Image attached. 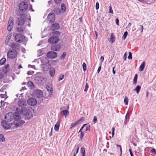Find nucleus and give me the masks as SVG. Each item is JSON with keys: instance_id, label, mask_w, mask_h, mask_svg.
Wrapping results in <instances>:
<instances>
[{"instance_id": "1", "label": "nucleus", "mask_w": 156, "mask_h": 156, "mask_svg": "<svg viewBox=\"0 0 156 156\" xmlns=\"http://www.w3.org/2000/svg\"><path fill=\"white\" fill-rule=\"evenodd\" d=\"M5 119L8 121H11L14 119V120H16L20 119V117L19 115H15L12 112H9L6 114L5 115Z\"/></svg>"}, {"instance_id": "2", "label": "nucleus", "mask_w": 156, "mask_h": 156, "mask_svg": "<svg viewBox=\"0 0 156 156\" xmlns=\"http://www.w3.org/2000/svg\"><path fill=\"white\" fill-rule=\"evenodd\" d=\"M16 112H19V114L24 115H28L30 113V111L28 108L25 107L22 108L20 110L18 108L16 109Z\"/></svg>"}, {"instance_id": "3", "label": "nucleus", "mask_w": 156, "mask_h": 156, "mask_svg": "<svg viewBox=\"0 0 156 156\" xmlns=\"http://www.w3.org/2000/svg\"><path fill=\"white\" fill-rule=\"evenodd\" d=\"M19 8L21 11L25 12L27 9L28 5L26 2H22L20 4Z\"/></svg>"}, {"instance_id": "4", "label": "nucleus", "mask_w": 156, "mask_h": 156, "mask_svg": "<svg viewBox=\"0 0 156 156\" xmlns=\"http://www.w3.org/2000/svg\"><path fill=\"white\" fill-rule=\"evenodd\" d=\"M24 38V36L21 34H16L15 37V41L18 42H20L23 41Z\"/></svg>"}, {"instance_id": "5", "label": "nucleus", "mask_w": 156, "mask_h": 156, "mask_svg": "<svg viewBox=\"0 0 156 156\" xmlns=\"http://www.w3.org/2000/svg\"><path fill=\"white\" fill-rule=\"evenodd\" d=\"M17 52L16 50H12L9 51L7 53L8 57L10 58H14L16 57Z\"/></svg>"}, {"instance_id": "6", "label": "nucleus", "mask_w": 156, "mask_h": 156, "mask_svg": "<svg viewBox=\"0 0 156 156\" xmlns=\"http://www.w3.org/2000/svg\"><path fill=\"white\" fill-rule=\"evenodd\" d=\"M28 104L31 106H34L37 103L36 100L34 98H30L27 100Z\"/></svg>"}, {"instance_id": "7", "label": "nucleus", "mask_w": 156, "mask_h": 156, "mask_svg": "<svg viewBox=\"0 0 156 156\" xmlns=\"http://www.w3.org/2000/svg\"><path fill=\"white\" fill-rule=\"evenodd\" d=\"M35 81L36 83L39 84H42L44 83V78L41 76H37L35 78Z\"/></svg>"}, {"instance_id": "8", "label": "nucleus", "mask_w": 156, "mask_h": 156, "mask_svg": "<svg viewBox=\"0 0 156 156\" xmlns=\"http://www.w3.org/2000/svg\"><path fill=\"white\" fill-rule=\"evenodd\" d=\"M58 38L56 36L51 37L48 39V42L51 44H55L58 42Z\"/></svg>"}, {"instance_id": "9", "label": "nucleus", "mask_w": 156, "mask_h": 156, "mask_svg": "<svg viewBox=\"0 0 156 156\" xmlns=\"http://www.w3.org/2000/svg\"><path fill=\"white\" fill-rule=\"evenodd\" d=\"M57 56V53L53 51H49L47 54V56L49 58H55Z\"/></svg>"}, {"instance_id": "10", "label": "nucleus", "mask_w": 156, "mask_h": 156, "mask_svg": "<svg viewBox=\"0 0 156 156\" xmlns=\"http://www.w3.org/2000/svg\"><path fill=\"white\" fill-rule=\"evenodd\" d=\"M25 20L23 18L20 17L18 18L16 20V23L19 26L23 25L25 23Z\"/></svg>"}, {"instance_id": "11", "label": "nucleus", "mask_w": 156, "mask_h": 156, "mask_svg": "<svg viewBox=\"0 0 156 156\" xmlns=\"http://www.w3.org/2000/svg\"><path fill=\"white\" fill-rule=\"evenodd\" d=\"M42 68L44 71H47L51 67V65L48 63H46L42 65Z\"/></svg>"}, {"instance_id": "12", "label": "nucleus", "mask_w": 156, "mask_h": 156, "mask_svg": "<svg viewBox=\"0 0 156 156\" xmlns=\"http://www.w3.org/2000/svg\"><path fill=\"white\" fill-rule=\"evenodd\" d=\"M34 94L35 97L40 98L42 97L43 96V93L41 90H37L34 91Z\"/></svg>"}, {"instance_id": "13", "label": "nucleus", "mask_w": 156, "mask_h": 156, "mask_svg": "<svg viewBox=\"0 0 156 156\" xmlns=\"http://www.w3.org/2000/svg\"><path fill=\"white\" fill-rule=\"evenodd\" d=\"M2 125L3 127L5 129H9L10 127L9 124L7 123L6 121L2 120Z\"/></svg>"}, {"instance_id": "14", "label": "nucleus", "mask_w": 156, "mask_h": 156, "mask_svg": "<svg viewBox=\"0 0 156 156\" xmlns=\"http://www.w3.org/2000/svg\"><path fill=\"white\" fill-rule=\"evenodd\" d=\"M47 18L51 22H53L55 19L54 14L52 13H50L48 15Z\"/></svg>"}, {"instance_id": "15", "label": "nucleus", "mask_w": 156, "mask_h": 156, "mask_svg": "<svg viewBox=\"0 0 156 156\" xmlns=\"http://www.w3.org/2000/svg\"><path fill=\"white\" fill-rule=\"evenodd\" d=\"M26 104V101L24 100H20L18 102V105L20 107L25 106Z\"/></svg>"}, {"instance_id": "16", "label": "nucleus", "mask_w": 156, "mask_h": 156, "mask_svg": "<svg viewBox=\"0 0 156 156\" xmlns=\"http://www.w3.org/2000/svg\"><path fill=\"white\" fill-rule=\"evenodd\" d=\"M24 123L25 122L24 121L22 120L19 121L18 122L16 123L15 124L14 127L13 128V129H16L18 127L20 126L23 125Z\"/></svg>"}, {"instance_id": "17", "label": "nucleus", "mask_w": 156, "mask_h": 156, "mask_svg": "<svg viewBox=\"0 0 156 156\" xmlns=\"http://www.w3.org/2000/svg\"><path fill=\"white\" fill-rule=\"evenodd\" d=\"M59 28V26L58 23H55L51 25V29L53 30H58Z\"/></svg>"}, {"instance_id": "18", "label": "nucleus", "mask_w": 156, "mask_h": 156, "mask_svg": "<svg viewBox=\"0 0 156 156\" xmlns=\"http://www.w3.org/2000/svg\"><path fill=\"white\" fill-rule=\"evenodd\" d=\"M60 124V122L59 121H58L55 124L54 127V129L55 131H58L59 130Z\"/></svg>"}, {"instance_id": "19", "label": "nucleus", "mask_w": 156, "mask_h": 156, "mask_svg": "<svg viewBox=\"0 0 156 156\" xmlns=\"http://www.w3.org/2000/svg\"><path fill=\"white\" fill-rule=\"evenodd\" d=\"M81 119L79 120L78 121H76L74 123H71V126L70 127V129H72L73 127L77 125L78 124V122L79 121H81Z\"/></svg>"}, {"instance_id": "20", "label": "nucleus", "mask_w": 156, "mask_h": 156, "mask_svg": "<svg viewBox=\"0 0 156 156\" xmlns=\"http://www.w3.org/2000/svg\"><path fill=\"white\" fill-rule=\"evenodd\" d=\"M11 47L12 48L18 49L19 48V45L18 44L14 43L11 44Z\"/></svg>"}, {"instance_id": "21", "label": "nucleus", "mask_w": 156, "mask_h": 156, "mask_svg": "<svg viewBox=\"0 0 156 156\" xmlns=\"http://www.w3.org/2000/svg\"><path fill=\"white\" fill-rule=\"evenodd\" d=\"M55 73V69L53 67H51L50 69L49 73L50 76L53 77L54 76Z\"/></svg>"}, {"instance_id": "22", "label": "nucleus", "mask_w": 156, "mask_h": 156, "mask_svg": "<svg viewBox=\"0 0 156 156\" xmlns=\"http://www.w3.org/2000/svg\"><path fill=\"white\" fill-rule=\"evenodd\" d=\"M115 37L113 33H112L111 34V37L110 41L111 43H113L115 41Z\"/></svg>"}, {"instance_id": "23", "label": "nucleus", "mask_w": 156, "mask_h": 156, "mask_svg": "<svg viewBox=\"0 0 156 156\" xmlns=\"http://www.w3.org/2000/svg\"><path fill=\"white\" fill-rule=\"evenodd\" d=\"M145 62L143 61L141 64L140 65L139 70L140 71H142L144 69L145 67Z\"/></svg>"}, {"instance_id": "24", "label": "nucleus", "mask_w": 156, "mask_h": 156, "mask_svg": "<svg viewBox=\"0 0 156 156\" xmlns=\"http://www.w3.org/2000/svg\"><path fill=\"white\" fill-rule=\"evenodd\" d=\"M61 113H62L63 115L66 118L67 115L69 114V112L68 111L66 110H65L62 111L61 112Z\"/></svg>"}, {"instance_id": "25", "label": "nucleus", "mask_w": 156, "mask_h": 156, "mask_svg": "<svg viewBox=\"0 0 156 156\" xmlns=\"http://www.w3.org/2000/svg\"><path fill=\"white\" fill-rule=\"evenodd\" d=\"M61 11L62 12L64 13L66 10V6L64 4H61Z\"/></svg>"}, {"instance_id": "26", "label": "nucleus", "mask_w": 156, "mask_h": 156, "mask_svg": "<svg viewBox=\"0 0 156 156\" xmlns=\"http://www.w3.org/2000/svg\"><path fill=\"white\" fill-rule=\"evenodd\" d=\"M13 25V22L12 18L11 17H10L8 22V25Z\"/></svg>"}, {"instance_id": "27", "label": "nucleus", "mask_w": 156, "mask_h": 156, "mask_svg": "<svg viewBox=\"0 0 156 156\" xmlns=\"http://www.w3.org/2000/svg\"><path fill=\"white\" fill-rule=\"evenodd\" d=\"M141 89V87L139 85L137 86L135 89L133 90L134 91H136L137 94H138Z\"/></svg>"}, {"instance_id": "28", "label": "nucleus", "mask_w": 156, "mask_h": 156, "mask_svg": "<svg viewBox=\"0 0 156 156\" xmlns=\"http://www.w3.org/2000/svg\"><path fill=\"white\" fill-rule=\"evenodd\" d=\"M25 28L24 27H17V31L19 32L23 33L24 31Z\"/></svg>"}, {"instance_id": "29", "label": "nucleus", "mask_w": 156, "mask_h": 156, "mask_svg": "<svg viewBox=\"0 0 156 156\" xmlns=\"http://www.w3.org/2000/svg\"><path fill=\"white\" fill-rule=\"evenodd\" d=\"M27 84L28 87H30L31 88L34 87L33 83L30 81L27 82Z\"/></svg>"}, {"instance_id": "30", "label": "nucleus", "mask_w": 156, "mask_h": 156, "mask_svg": "<svg viewBox=\"0 0 156 156\" xmlns=\"http://www.w3.org/2000/svg\"><path fill=\"white\" fill-rule=\"evenodd\" d=\"M6 92L5 91V94H0V97L1 98H5V99H6L8 98V97L6 94Z\"/></svg>"}, {"instance_id": "31", "label": "nucleus", "mask_w": 156, "mask_h": 156, "mask_svg": "<svg viewBox=\"0 0 156 156\" xmlns=\"http://www.w3.org/2000/svg\"><path fill=\"white\" fill-rule=\"evenodd\" d=\"M6 61V59L5 58H3L0 60V64H4Z\"/></svg>"}, {"instance_id": "32", "label": "nucleus", "mask_w": 156, "mask_h": 156, "mask_svg": "<svg viewBox=\"0 0 156 156\" xmlns=\"http://www.w3.org/2000/svg\"><path fill=\"white\" fill-rule=\"evenodd\" d=\"M54 12L57 14H59L61 12V10L59 8H56L55 9Z\"/></svg>"}, {"instance_id": "33", "label": "nucleus", "mask_w": 156, "mask_h": 156, "mask_svg": "<svg viewBox=\"0 0 156 156\" xmlns=\"http://www.w3.org/2000/svg\"><path fill=\"white\" fill-rule=\"evenodd\" d=\"M124 103L126 105L128 104V99L127 96H125L124 101Z\"/></svg>"}, {"instance_id": "34", "label": "nucleus", "mask_w": 156, "mask_h": 156, "mask_svg": "<svg viewBox=\"0 0 156 156\" xmlns=\"http://www.w3.org/2000/svg\"><path fill=\"white\" fill-rule=\"evenodd\" d=\"M5 141V138L2 134H0V142H4Z\"/></svg>"}, {"instance_id": "35", "label": "nucleus", "mask_w": 156, "mask_h": 156, "mask_svg": "<svg viewBox=\"0 0 156 156\" xmlns=\"http://www.w3.org/2000/svg\"><path fill=\"white\" fill-rule=\"evenodd\" d=\"M66 53V52H64L60 57V59L62 60H63L65 58Z\"/></svg>"}, {"instance_id": "36", "label": "nucleus", "mask_w": 156, "mask_h": 156, "mask_svg": "<svg viewBox=\"0 0 156 156\" xmlns=\"http://www.w3.org/2000/svg\"><path fill=\"white\" fill-rule=\"evenodd\" d=\"M128 34V33L127 31H126L124 32L123 37H122V38L124 40L126 38L127 35Z\"/></svg>"}, {"instance_id": "37", "label": "nucleus", "mask_w": 156, "mask_h": 156, "mask_svg": "<svg viewBox=\"0 0 156 156\" xmlns=\"http://www.w3.org/2000/svg\"><path fill=\"white\" fill-rule=\"evenodd\" d=\"M83 68V71L85 72L87 70V66L85 63H83L82 64Z\"/></svg>"}, {"instance_id": "38", "label": "nucleus", "mask_w": 156, "mask_h": 156, "mask_svg": "<svg viewBox=\"0 0 156 156\" xmlns=\"http://www.w3.org/2000/svg\"><path fill=\"white\" fill-rule=\"evenodd\" d=\"M4 76V72L0 70V79H1L3 78Z\"/></svg>"}, {"instance_id": "39", "label": "nucleus", "mask_w": 156, "mask_h": 156, "mask_svg": "<svg viewBox=\"0 0 156 156\" xmlns=\"http://www.w3.org/2000/svg\"><path fill=\"white\" fill-rule=\"evenodd\" d=\"M13 25H8V27H7L8 30L9 31H10L11 30L12 28H13Z\"/></svg>"}, {"instance_id": "40", "label": "nucleus", "mask_w": 156, "mask_h": 156, "mask_svg": "<svg viewBox=\"0 0 156 156\" xmlns=\"http://www.w3.org/2000/svg\"><path fill=\"white\" fill-rule=\"evenodd\" d=\"M51 49L53 51H57V48L54 45L51 46Z\"/></svg>"}, {"instance_id": "41", "label": "nucleus", "mask_w": 156, "mask_h": 156, "mask_svg": "<svg viewBox=\"0 0 156 156\" xmlns=\"http://www.w3.org/2000/svg\"><path fill=\"white\" fill-rule=\"evenodd\" d=\"M80 153L82 154H85V149L83 147H82L80 150Z\"/></svg>"}, {"instance_id": "42", "label": "nucleus", "mask_w": 156, "mask_h": 156, "mask_svg": "<svg viewBox=\"0 0 156 156\" xmlns=\"http://www.w3.org/2000/svg\"><path fill=\"white\" fill-rule=\"evenodd\" d=\"M54 1L57 4H60L61 3L62 0H54Z\"/></svg>"}, {"instance_id": "43", "label": "nucleus", "mask_w": 156, "mask_h": 156, "mask_svg": "<svg viewBox=\"0 0 156 156\" xmlns=\"http://www.w3.org/2000/svg\"><path fill=\"white\" fill-rule=\"evenodd\" d=\"M109 13H112V14H113V11L112 9V7L111 6V5H110L109 7Z\"/></svg>"}, {"instance_id": "44", "label": "nucleus", "mask_w": 156, "mask_h": 156, "mask_svg": "<svg viewBox=\"0 0 156 156\" xmlns=\"http://www.w3.org/2000/svg\"><path fill=\"white\" fill-rule=\"evenodd\" d=\"M64 77V76L63 74L61 75L59 77V81L62 80Z\"/></svg>"}, {"instance_id": "45", "label": "nucleus", "mask_w": 156, "mask_h": 156, "mask_svg": "<svg viewBox=\"0 0 156 156\" xmlns=\"http://www.w3.org/2000/svg\"><path fill=\"white\" fill-rule=\"evenodd\" d=\"M11 37V35L9 34L7 36L6 39V42H8Z\"/></svg>"}, {"instance_id": "46", "label": "nucleus", "mask_w": 156, "mask_h": 156, "mask_svg": "<svg viewBox=\"0 0 156 156\" xmlns=\"http://www.w3.org/2000/svg\"><path fill=\"white\" fill-rule=\"evenodd\" d=\"M88 87H88V84L87 83H86V86L85 87V89H84V91L87 92V90Z\"/></svg>"}, {"instance_id": "47", "label": "nucleus", "mask_w": 156, "mask_h": 156, "mask_svg": "<svg viewBox=\"0 0 156 156\" xmlns=\"http://www.w3.org/2000/svg\"><path fill=\"white\" fill-rule=\"evenodd\" d=\"M128 58L129 59H132V53L130 52H129V55L128 57Z\"/></svg>"}, {"instance_id": "48", "label": "nucleus", "mask_w": 156, "mask_h": 156, "mask_svg": "<svg viewBox=\"0 0 156 156\" xmlns=\"http://www.w3.org/2000/svg\"><path fill=\"white\" fill-rule=\"evenodd\" d=\"M112 137L114 135V131H115V128L113 127L112 129Z\"/></svg>"}, {"instance_id": "49", "label": "nucleus", "mask_w": 156, "mask_h": 156, "mask_svg": "<svg viewBox=\"0 0 156 156\" xmlns=\"http://www.w3.org/2000/svg\"><path fill=\"white\" fill-rule=\"evenodd\" d=\"M95 8L97 10L99 8V4L98 2H97L96 4Z\"/></svg>"}, {"instance_id": "50", "label": "nucleus", "mask_w": 156, "mask_h": 156, "mask_svg": "<svg viewBox=\"0 0 156 156\" xmlns=\"http://www.w3.org/2000/svg\"><path fill=\"white\" fill-rule=\"evenodd\" d=\"M90 125H87L86 127V129L85 130V131L90 130Z\"/></svg>"}, {"instance_id": "51", "label": "nucleus", "mask_w": 156, "mask_h": 156, "mask_svg": "<svg viewBox=\"0 0 156 156\" xmlns=\"http://www.w3.org/2000/svg\"><path fill=\"white\" fill-rule=\"evenodd\" d=\"M127 114L125 116V121L124 122V124H126L127 123Z\"/></svg>"}, {"instance_id": "52", "label": "nucleus", "mask_w": 156, "mask_h": 156, "mask_svg": "<svg viewBox=\"0 0 156 156\" xmlns=\"http://www.w3.org/2000/svg\"><path fill=\"white\" fill-rule=\"evenodd\" d=\"M97 120V119L96 116H94V118L93 122L94 123H96Z\"/></svg>"}, {"instance_id": "53", "label": "nucleus", "mask_w": 156, "mask_h": 156, "mask_svg": "<svg viewBox=\"0 0 156 156\" xmlns=\"http://www.w3.org/2000/svg\"><path fill=\"white\" fill-rule=\"evenodd\" d=\"M119 19L118 18H116L115 20V23L116 24L118 25H119Z\"/></svg>"}, {"instance_id": "54", "label": "nucleus", "mask_w": 156, "mask_h": 156, "mask_svg": "<svg viewBox=\"0 0 156 156\" xmlns=\"http://www.w3.org/2000/svg\"><path fill=\"white\" fill-rule=\"evenodd\" d=\"M137 81V79L134 78L133 80V83L134 84H136Z\"/></svg>"}, {"instance_id": "55", "label": "nucleus", "mask_w": 156, "mask_h": 156, "mask_svg": "<svg viewBox=\"0 0 156 156\" xmlns=\"http://www.w3.org/2000/svg\"><path fill=\"white\" fill-rule=\"evenodd\" d=\"M83 136H84V134H83V132L82 133H80V139H82Z\"/></svg>"}, {"instance_id": "56", "label": "nucleus", "mask_w": 156, "mask_h": 156, "mask_svg": "<svg viewBox=\"0 0 156 156\" xmlns=\"http://www.w3.org/2000/svg\"><path fill=\"white\" fill-rule=\"evenodd\" d=\"M126 56H127L126 52L125 53L124 55V56H123V58H124V60H126Z\"/></svg>"}, {"instance_id": "57", "label": "nucleus", "mask_w": 156, "mask_h": 156, "mask_svg": "<svg viewBox=\"0 0 156 156\" xmlns=\"http://www.w3.org/2000/svg\"><path fill=\"white\" fill-rule=\"evenodd\" d=\"M101 66H100L98 67V70H97V72H98V73H99L100 72V70H101Z\"/></svg>"}, {"instance_id": "58", "label": "nucleus", "mask_w": 156, "mask_h": 156, "mask_svg": "<svg viewBox=\"0 0 156 156\" xmlns=\"http://www.w3.org/2000/svg\"><path fill=\"white\" fill-rule=\"evenodd\" d=\"M139 26H140L141 27V32L142 33L143 32V29H144L142 25H139Z\"/></svg>"}, {"instance_id": "59", "label": "nucleus", "mask_w": 156, "mask_h": 156, "mask_svg": "<svg viewBox=\"0 0 156 156\" xmlns=\"http://www.w3.org/2000/svg\"><path fill=\"white\" fill-rule=\"evenodd\" d=\"M52 130H53V127H52L51 129V131L50 133H49V136H51L52 134Z\"/></svg>"}, {"instance_id": "60", "label": "nucleus", "mask_w": 156, "mask_h": 156, "mask_svg": "<svg viewBox=\"0 0 156 156\" xmlns=\"http://www.w3.org/2000/svg\"><path fill=\"white\" fill-rule=\"evenodd\" d=\"M151 153H155L156 152V150L154 148H153L151 151Z\"/></svg>"}, {"instance_id": "61", "label": "nucleus", "mask_w": 156, "mask_h": 156, "mask_svg": "<svg viewBox=\"0 0 156 156\" xmlns=\"http://www.w3.org/2000/svg\"><path fill=\"white\" fill-rule=\"evenodd\" d=\"M101 60H102V62L104 60V57L103 56H101L100 58Z\"/></svg>"}, {"instance_id": "62", "label": "nucleus", "mask_w": 156, "mask_h": 156, "mask_svg": "<svg viewBox=\"0 0 156 156\" xmlns=\"http://www.w3.org/2000/svg\"><path fill=\"white\" fill-rule=\"evenodd\" d=\"M86 125H87V124H84V125H83V126L81 127V128H80V129L82 130V129H83V128H84V127L85 126H86Z\"/></svg>"}, {"instance_id": "63", "label": "nucleus", "mask_w": 156, "mask_h": 156, "mask_svg": "<svg viewBox=\"0 0 156 156\" xmlns=\"http://www.w3.org/2000/svg\"><path fill=\"white\" fill-rule=\"evenodd\" d=\"M33 117V115H30L29 116V117L28 118V119H31V118H32Z\"/></svg>"}, {"instance_id": "64", "label": "nucleus", "mask_w": 156, "mask_h": 156, "mask_svg": "<svg viewBox=\"0 0 156 156\" xmlns=\"http://www.w3.org/2000/svg\"><path fill=\"white\" fill-rule=\"evenodd\" d=\"M131 25V23H129L127 26V27H130Z\"/></svg>"}]
</instances>
